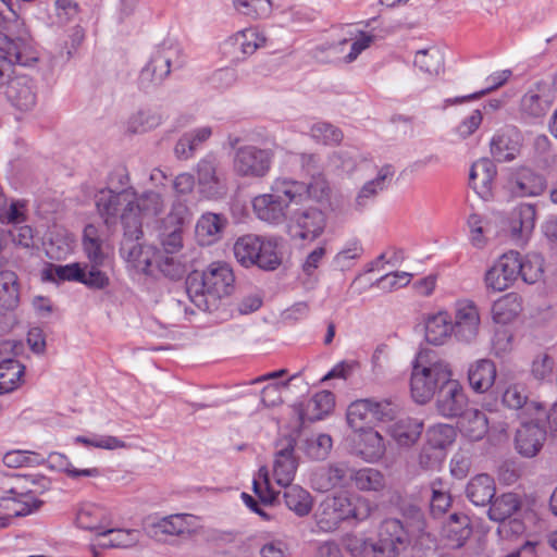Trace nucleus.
Instances as JSON below:
<instances>
[{
	"mask_svg": "<svg viewBox=\"0 0 557 557\" xmlns=\"http://www.w3.org/2000/svg\"><path fill=\"white\" fill-rule=\"evenodd\" d=\"M95 205L108 230L116 227L119 222H134L143 226L144 218L158 216L165 209L164 198L159 191L137 194L132 187L100 189L95 196Z\"/></svg>",
	"mask_w": 557,
	"mask_h": 557,
	"instance_id": "1",
	"label": "nucleus"
},
{
	"mask_svg": "<svg viewBox=\"0 0 557 557\" xmlns=\"http://www.w3.org/2000/svg\"><path fill=\"white\" fill-rule=\"evenodd\" d=\"M235 276L226 262H212L202 273L194 272L187 277V294L190 301L202 311H214L220 300L234 289Z\"/></svg>",
	"mask_w": 557,
	"mask_h": 557,
	"instance_id": "2",
	"label": "nucleus"
},
{
	"mask_svg": "<svg viewBox=\"0 0 557 557\" xmlns=\"http://www.w3.org/2000/svg\"><path fill=\"white\" fill-rule=\"evenodd\" d=\"M453 373L449 364L442 359H433L426 352H420L412 366L410 393L420 405L429 403L449 381Z\"/></svg>",
	"mask_w": 557,
	"mask_h": 557,
	"instance_id": "3",
	"label": "nucleus"
},
{
	"mask_svg": "<svg viewBox=\"0 0 557 557\" xmlns=\"http://www.w3.org/2000/svg\"><path fill=\"white\" fill-rule=\"evenodd\" d=\"M301 190L298 181L277 177L271 184L270 193L253 198V212L261 221L280 224L285 221L289 205L299 202Z\"/></svg>",
	"mask_w": 557,
	"mask_h": 557,
	"instance_id": "4",
	"label": "nucleus"
},
{
	"mask_svg": "<svg viewBox=\"0 0 557 557\" xmlns=\"http://www.w3.org/2000/svg\"><path fill=\"white\" fill-rule=\"evenodd\" d=\"M233 251L237 262L246 268L256 265L264 271H274L283 261L280 240L275 237L243 235L234 243Z\"/></svg>",
	"mask_w": 557,
	"mask_h": 557,
	"instance_id": "5",
	"label": "nucleus"
},
{
	"mask_svg": "<svg viewBox=\"0 0 557 557\" xmlns=\"http://www.w3.org/2000/svg\"><path fill=\"white\" fill-rule=\"evenodd\" d=\"M368 515L369 508L363 502L352 503L350 498L337 495L327 497L319 505L315 512V522L320 530L331 532L336 530L345 520L356 519L361 521Z\"/></svg>",
	"mask_w": 557,
	"mask_h": 557,
	"instance_id": "6",
	"label": "nucleus"
},
{
	"mask_svg": "<svg viewBox=\"0 0 557 557\" xmlns=\"http://www.w3.org/2000/svg\"><path fill=\"white\" fill-rule=\"evenodd\" d=\"M185 63L182 49L172 41H163L152 53L148 64L140 71L138 83L143 89L159 86L171 73Z\"/></svg>",
	"mask_w": 557,
	"mask_h": 557,
	"instance_id": "7",
	"label": "nucleus"
},
{
	"mask_svg": "<svg viewBox=\"0 0 557 557\" xmlns=\"http://www.w3.org/2000/svg\"><path fill=\"white\" fill-rule=\"evenodd\" d=\"M41 280L44 282H78L91 289H104L110 285L107 272H88L79 262L65 265L48 264L41 271Z\"/></svg>",
	"mask_w": 557,
	"mask_h": 557,
	"instance_id": "8",
	"label": "nucleus"
},
{
	"mask_svg": "<svg viewBox=\"0 0 557 557\" xmlns=\"http://www.w3.org/2000/svg\"><path fill=\"white\" fill-rule=\"evenodd\" d=\"M123 235L120 244L121 257L135 270L147 272L152 262V250L143 243V226L134 222H120Z\"/></svg>",
	"mask_w": 557,
	"mask_h": 557,
	"instance_id": "9",
	"label": "nucleus"
},
{
	"mask_svg": "<svg viewBox=\"0 0 557 557\" xmlns=\"http://www.w3.org/2000/svg\"><path fill=\"white\" fill-rule=\"evenodd\" d=\"M395 414V406L388 400L375 401L373 399H358L352 401L347 409L346 420L355 432L367 430L364 425L374 421L392 420Z\"/></svg>",
	"mask_w": 557,
	"mask_h": 557,
	"instance_id": "10",
	"label": "nucleus"
},
{
	"mask_svg": "<svg viewBox=\"0 0 557 557\" xmlns=\"http://www.w3.org/2000/svg\"><path fill=\"white\" fill-rule=\"evenodd\" d=\"M272 160L273 152L270 149L243 146L235 151L233 169L240 177L260 178L269 173Z\"/></svg>",
	"mask_w": 557,
	"mask_h": 557,
	"instance_id": "11",
	"label": "nucleus"
},
{
	"mask_svg": "<svg viewBox=\"0 0 557 557\" xmlns=\"http://www.w3.org/2000/svg\"><path fill=\"white\" fill-rule=\"evenodd\" d=\"M453 336L460 343L472 344L481 330V314L478 305L470 299L456 301L451 318Z\"/></svg>",
	"mask_w": 557,
	"mask_h": 557,
	"instance_id": "12",
	"label": "nucleus"
},
{
	"mask_svg": "<svg viewBox=\"0 0 557 557\" xmlns=\"http://www.w3.org/2000/svg\"><path fill=\"white\" fill-rule=\"evenodd\" d=\"M408 542V531L401 521L389 518L381 523L377 542L367 547L372 550L373 557H397Z\"/></svg>",
	"mask_w": 557,
	"mask_h": 557,
	"instance_id": "13",
	"label": "nucleus"
},
{
	"mask_svg": "<svg viewBox=\"0 0 557 557\" xmlns=\"http://www.w3.org/2000/svg\"><path fill=\"white\" fill-rule=\"evenodd\" d=\"M326 226L325 214L313 207L296 210L290 216L289 232L294 238L314 240Z\"/></svg>",
	"mask_w": 557,
	"mask_h": 557,
	"instance_id": "14",
	"label": "nucleus"
},
{
	"mask_svg": "<svg viewBox=\"0 0 557 557\" xmlns=\"http://www.w3.org/2000/svg\"><path fill=\"white\" fill-rule=\"evenodd\" d=\"M360 38L350 44V50L344 54L345 46L348 44L347 39H342L337 42L323 44L314 49V58L321 62H341L351 63L358 55L370 47L373 41V36L360 32Z\"/></svg>",
	"mask_w": 557,
	"mask_h": 557,
	"instance_id": "15",
	"label": "nucleus"
},
{
	"mask_svg": "<svg viewBox=\"0 0 557 557\" xmlns=\"http://www.w3.org/2000/svg\"><path fill=\"white\" fill-rule=\"evenodd\" d=\"M354 469L346 461L331 462L311 474V484L318 492L348 487L352 482Z\"/></svg>",
	"mask_w": 557,
	"mask_h": 557,
	"instance_id": "16",
	"label": "nucleus"
},
{
	"mask_svg": "<svg viewBox=\"0 0 557 557\" xmlns=\"http://www.w3.org/2000/svg\"><path fill=\"white\" fill-rule=\"evenodd\" d=\"M518 251L504 253L485 273L484 282L487 289L503 292L518 278Z\"/></svg>",
	"mask_w": 557,
	"mask_h": 557,
	"instance_id": "17",
	"label": "nucleus"
},
{
	"mask_svg": "<svg viewBox=\"0 0 557 557\" xmlns=\"http://www.w3.org/2000/svg\"><path fill=\"white\" fill-rule=\"evenodd\" d=\"M34 62L29 66H15L14 77L8 86V97L13 106L22 111L32 110L35 107L34 81L28 71L32 72Z\"/></svg>",
	"mask_w": 557,
	"mask_h": 557,
	"instance_id": "18",
	"label": "nucleus"
},
{
	"mask_svg": "<svg viewBox=\"0 0 557 557\" xmlns=\"http://www.w3.org/2000/svg\"><path fill=\"white\" fill-rule=\"evenodd\" d=\"M82 244L88 260V263H85L84 267L88 272H106L103 268L110 265V256L96 225L87 224L85 226Z\"/></svg>",
	"mask_w": 557,
	"mask_h": 557,
	"instance_id": "19",
	"label": "nucleus"
},
{
	"mask_svg": "<svg viewBox=\"0 0 557 557\" xmlns=\"http://www.w3.org/2000/svg\"><path fill=\"white\" fill-rule=\"evenodd\" d=\"M436 410L444 418L460 417L468 406V397L461 384L453 377L436 394Z\"/></svg>",
	"mask_w": 557,
	"mask_h": 557,
	"instance_id": "20",
	"label": "nucleus"
},
{
	"mask_svg": "<svg viewBox=\"0 0 557 557\" xmlns=\"http://www.w3.org/2000/svg\"><path fill=\"white\" fill-rule=\"evenodd\" d=\"M200 191L207 198H218L224 194V177L219 170V160L213 154H207L196 168Z\"/></svg>",
	"mask_w": 557,
	"mask_h": 557,
	"instance_id": "21",
	"label": "nucleus"
},
{
	"mask_svg": "<svg viewBox=\"0 0 557 557\" xmlns=\"http://www.w3.org/2000/svg\"><path fill=\"white\" fill-rule=\"evenodd\" d=\"M296 441L285 437L276 444L273 475L278 485H288L294 480L298 461L294 455Z\"/></svg>",
	"mask_w": 557,
	"mask_h": 557,
	"instance_id": "22",
	"label": "nucleus"
},
{
	"mask_svg": "<svg viewBox=\"0 0 557 557\" xmlns=\"http://www.w3.org/2000/svg\"><path fill=\"white\" fill-rule=\"evenodd\" d=\"M265 37L253 27L237 32L224 42V52L239 61L253 54L265 44Z\"/></svg>",
	"mask_w": 557,
	"mask_h": 557,
	"instance_id": "23",
	"label": "nucleus"
},
{
	"mask_svg": "<svg viewBox=\"0 0 557 557\" xmlns=\"http://www.w3.org/2000/svg\"><path fill=\"white\" fill-rule=\"evenodd\" d=\"M510 188L518 197H535L547 188L546 177L529 166H520L511 174Z\"/></svg>",
	"mask_w": 557,
	"mask_h": 557,
	"instance_id": "24",
	"label": "nucleus"
},
{
	"mask_svg": "<svg viewBox=\"0 0 557 557\" xmlns=\"http://www.w3.org/2000/svg\"><path fill=\"white\" fill-rule=\"evenodd\" d=\"M5 24L0 27V51L5 61L12 63L14 66H29L35 62V49L32 40H26L22 37L11 39L3 33Z\"/></svg>",
	"mask_w": 557,
	"mask_h": 557,
	"instance_id": "25",
	"label": "nucleus"
},
{
	"mask_svg": "<svg viewBox=\"0 0 557 557\" xmlns=\"http://www.w3.org/2000/svg\"><path fill=\"white\" fill-rule=\"evenodd\" d=\"M382 435L371 428L358 431L352 438L351 453L367 462H376L385 455Z\"/></svg>",
	"mask_w": 557,
	"mask_h": 557,
	"instance_id": "26",
	"label": "nucleus"
},
{
	"mask_svg": "<svg viewBox=\"0 0 557 557\" xmlns=\"http://www.w3.org/2000/svg\"><path fill=\"white\" fill-rule=\"evenodd\" d=\"M521 146V133L516 127H506L492 138L491 153L498 162H509L520 154Z\"/></svg>",
	"mask_w": 557,
	"mask_h": 557,
	"instance_id": "27",
	"label": "nucleus"
},
{
	"mask_svg": "<svg viewBox=\"0 0 557 557\" xmlns=\"http://www.w3.org/2000/svg\"><path fill=\"white\" fill-rule=\"evenodd\" d=\"M395 171L392 165L382 166L373 180L366 182L356 195L354 208L357 211L364 210L375 198L385 190L394 177Z\"/></svg>",
	"mask_w": 557,
	"mask_h": 557,
	"instance_id": "28",
	"label": "nucleus"
},
{
	"mask_svg": "<svg viewBox=\"0 0 557 557\" xmlns=\"http://www.w3.org/2000/svg\"><path fill=\"white\" fill-rule=\"evenodd\" d=\"M75 522L78 528L100 534L104 528L112 525L110 511L94 503H83L76 511Z\"/></svg>",
	"mask_w": 557,
	"mask_h": 557,
	"instance_id": "29",
	"label": "nucleus"
},
{
	"mask_svg": "<svg viewBox=\"0 0 557 557\" xmlns=\"http://www.w3.org/2000/svg\"><path fill=\"white\" fill-rule=\"evenodd\" d=\"M546 440V431L539 424H522L516 433V449L525 457L532 458L539 454Z\"/></svg>",
	"mask_w": 557,
	"mask_h": 557,
	"instance_id": "30",
	"label": "nucleus"
},
{
	"mask_svg": "<svg viewBox=\"0 0 557 557\" xmlns=\"http://www.w3.org/2000/svg\"><path fill=\"white\" fill-rule=\"evenodd\" d=\"M334 406V395L329 391L317 393L306 404L295 406L301 424L323 419Z\"/></svg>",
	"mask_w": 557,
	"mask_h": 557,
	"instance_id": "31",
	"label": "nucleus"
},
{
	"mask_svg": "<svg viewBox=\"0 0 557 557\" xmlns=\"http://www.w3.org/2000/svg\"><path fill=\"white\" fill-rule=\"evenodd\" d=\"M227 223V218L221 213H203L198 219L195 231L199 244L209 246L220 240Z\"/></svg>",
	"mask_w": 557,
	"mask_h": 557,
	"instance_id": "32",
	"label": "nucleus"
},
{
	"mask_svg": "<svg viewBox=\"0 0 557 557\" xmlns=\"http://www.w3.org/2000/svg\"><path fill=\"white\" fill-rule=\"evenodd\" d=\"M496 374V366L492 360L479 359L469 366V385L475 393L483 394L494 385Z\"/></svg>",
	"mask_w": 557,
	"mask_h": 557,
	"instance_id": "33",
	"label": "nucleus"
},
{
	"mask_svg": "<svg viewBox=\"0 0 557 557\" xmlns=\"http://www.w3.org/2000/svg\"><path fill=\"white\" fill-rule=\"evenodd\" d=\"M496 173L494 162L487 158H482L472 164L469 184L481 197H485L491 191Z\"/></svg>",
	"mask_w": 557,
	"mask_h": 557,
	"instance_id": "34",
	"label": "nucleus"
},
{
	"mask_svg": "<svg viewBox=\"0 0 557 557\" xmlns=\"http://www.w3.org/2000/svg\"><path fill=\"white\" fill-rule=\"evenodd\" d=\"M494 479L485 473L473 476L467 484L466 495L475 506H487L495 497Z\"/></svg>",
	"mask_w": 557,
	"mask_h": 557,
	"instance_id": "35",
	"label": "nucleus"
},
{
	"mask_svg": "<svg viewBox=\"0 0 557 557\" xmlns=\"http://www.w3.org/2000/svg\"><path fill=\"white\" fill-rule=\"evenodd\" d=\"M188 515H171L160 519L149 527V534L161 541L163 535L178 536L189 534L191 525L189 523Z\"/></svg>",
	"mask_w": 557,
	"mask_h": 557,
	"instance_id": "36",
	"label": "nucleus"
},
{
	"mask_svg": "<svg viewBox=\"0 0 557 557\" xmlns=\"http://www.w3.org/2000/svg\"><path fill=\"white\" fill-rule=\"evenodd\" d=\"M502 403L506 408L516 411L544 410L542 404L529 400L528 388L522 383L509 384L503 392Z\"/></svg>",
	"mask_w": 557,
	"mask_h": 557,
	"instance_id": "37",
	"label": "nucleus"
},
{
	"mask_svg": "<svg viewBox=\"0 0 557 557\" xmlns=\"http://www.w3.org/2000/svg\"><path fill=\"white\" fill-rule=\"evenodd\" d=\"M422 431V421L411 417L400 418L389 426L391 436L399 446L405 447L413 445L421 436Z\"/></svg>",
	"mask_w": 557,
	"mask_h": 557,
	"instance_id": "38",
	"label": "nucleus"
},
{
	"mask_svg": "<svg viewBox=\"0 0 557 557\" xmlns=\"http://www.w3.org/2000/svg\"><path fill=\"white\" fill-rule=\"evenodd\" d=\"M459 429L470 441H480L488 432L487 417L479 409L466 410L460 416Z\"/></svg>",
	"mask_w": 557,
	"mask_h": 557,
	"instance_id": "39",
	"label": "nucleus"
},
{
	"mask_svg": "<svg viewBox=\"0 0 557 557\" xmlns=\"http://www.w3.org/2000/svg\"><path fill=\"white\" fill-rule=\"evenodd\" d=\"M453 336L451 317L447 312L430 315L425 321V339L432 345H443Z\"/></svg>",
	"mask_w": 557,
	"mask_h": 557,
	"instance_id": "40",
	"label": "nucleus"
},
{
	"mask_svg": "<svg viewBox=\"0 0 557 557\" xmlns=\"http://www.w3.org/2000/svg\"><path fill=\"white\" fill-rule=\"evenodd\" d=\"M445 537L454 547H461L472 534L470 518L465 513H451L444 525Z\"/></svg>",
	"mask_w": 557,
	"mask_h": 557,
	"instance_id": "41",
	"label": "nucleus"
},
{
	"mask_svg": "<svg viewBox=\"0 0 557 557\" xmlns=\"http://www.w3.org/2000/svg\"><path fill=\"white\" fill-rule=\"evenodd\" d=\"M535 206L530 203H521L513 208L509 216V227L512 235H529L535 226Z\"/></svg>",
	"mask_w": 557,
	"mask_h": 557,
	"instance_id": "42",
	"label": "nucleus"
},
{
	"mask_svg": "<svg viewBox=\"0 0 557 557\" xmlns=\"http://www.w3.org/2000/svg\"><path fill=\"white\" fill-rule=\"evenodd\" d=\"M522 311V298L517 293H508L498 298L492 306L493 319L496 323H509Z\"/></svg>",
	"mask_w": 557,
	"mask_h": 557,
	"instance_id": "43",
	"label": "nucleus"
},
{
	"mask_svg": "<svg viewBox=\"0 0 557 557\" xmlns=\"http://www.w3.org/2000/svg\"><path fill=\"white\" fill-rule=\"evenodd\" d=\"M98 536L103 540V547L127 548L139 542L140 532L135 529H114L110 525L100 531Z\"/></svg>",
	"mask_w": 557,
	"mask_h": 557,
	"instance_id": "44",
	"label": "nucleus"
},
{
	"mask_svg": "<svg viewBox=\"0 0 557 557\" xmlns=\"http://www.w3.org/2000/svg\"><path fill=\"white\" fill-rule=\"evenodd\" d=\"M282 486L285 488L283 498L287 508L299 517L307 516L312 509V497L309 492L292 483Z\"/></svg>",
	"mask_w": 557,
	"mask_h": 557,
	"instance_id": "45",
	"label": "nucleus"
},
{
	"mask_svg": "<svg viewBox=\"0 0 557 557\" xmlns=\"http://www.w3.org/2000/svg\"><path fill=\"white\" fill-rule=\"evenodd\" d=\"M352 483L362 492H381L386 487L385 474L375 468L354 469Z\"/></svg>",
	"mask_w": 557,
	"mask_h": 557,
	"instance_id": "46",
	"label": "nucleus"
},
{
	"mask_svg": "<svg viewBox=\"0 0 557 557\" xmlns=\"http://www.w3.org/2000/svg\"><path fill=\"white\" fill-rule=\"evenodd\" d=\"M42 247L49 259L62 260L73 251V239L64 232H51L44 238Z\"/></svg>",
	"mask_w": 557,
	"mask_h": 557,
	"instance_id": "47",
	"label": "nucleus"
},
{
	"mask_svg": "<svg viewBox=\"0 0 557 557\" xmlns=\"http://www.w3.org/2000/svg\"><path fill=\"white\" fill-rule=\"evenodd\" d=\"M488 518L496 522L510 518L519 508L520 500L517 494L504 493L488 504Z\"/></svg>",
	"mask_w": 557,
	"mask_h": 557,
	"instance_id": "48",
	"label": "nucleus"
},
{
	"mask_svg": "<svg viewBox=\"0 0 557 557\" xmlns=\"http://www.w3.org/2000/svg\"><path fill=\"white\" fill-rule=\"evenodd\" d=\"M35 476L33 474L8 475L0 471V491L20 497V494L33 495Z\"/></svg>",
	"mask_w": 557,
	"mask_h": 557,
	"instance_id": "49",
	"label": "nucleus"
},
{
	"mask_svg": "<svg viewBox=\"0 0 557 557\" xmlns=\"http://www.w3.org/2000/svg\"><path fill=\"white\" fill-rule=\"evenodd\" d=\"M20 301L17 276L12 271L0 272V306L5 310H13Z\"/></svg>",
	"mask_w": 557,
	"mask_h": 557,
	"instance_id": "50",
	"label": "nucleus"
},
{
	"mask_svg": "<svg viewBox=\"0 0 557 557\" xmlns=\"http://www.w3.org/2000/svg\"><path fill=\"white\" fill-rule=\"evenodd\" d=\"M24 373L25 367L18 360L0 367V395L16 389L23 381Z\"/></svg>",
	"mask_w": 557,
	"mask_h": 557,
	"instance_id": "51",
	"label": "nucleus"
},
{
	"mask_svg": "<svg viewBox=\"0 0 557 557\" xmlns=\"http://www.w3.org/2000/svg\"><path fill=\"white\" fill-rule=\"evenodd\" d=\"M414 65L429 75H438L443 70V57L435 48L422 49L416 53Z\"/></svg>",
	"mask_w": 557,
	"mask_h": 557,
	"instance_id": "52",
	"label": "nucleus"
},
{
	"mask_svg": "<svg viewBox=\"0 0 557 557\" xmlns=\"http://www.w3.org/2000/svg\"><path fill=\"white\" fill-rule=\"evenodd\" d=\"M549 110V101L534 90L527 91L520 100V111L529 117H541Z\"/></svg>",
	"mask_w": 557,
	"mask_h": 557,
	"instance_id": "53",
	"label": "nucleus"
},
{
	"mask_svg": "<svg viewBox=\"0 0 557 557\" xmlns=\"http://www.w3.org/2000/svg\"><path fill=\"white\" fill-rule=\"evenodd\" d=\"M511 76L510 70H504L500 72H496L487 77L488 86L482 90L475 91L473 94L462 96V97H456L453 99H447V103L449 104H459L471 100L480 99L481 97L487 95L488 92L499 88L503 86Z\"/></svg>",
	"mask_w": 557,
	"mask_h": 557,
	"instance_id": "54",
	"label": "nucleus"
},
{
	"mask_svg": "<svg viewBox=\"0 0 557 557\" xmlns=\"http://www.w3.org/2000/svg\"><path fill=\"white\" fill-rule=\"evenodd\" d=\"M454 440V428L447 424H438L428 430L425 444L445 453L446 447L453 444Z\"/></svg>",
	"mask_w": 557,
	"mask_h": 557,
	"instance_id": "55",
	"label": "nucleus"
},
{
	"mask_svg": "<svg viewBox=\"0 0 557 557\" xmlns=\"http://www.w3.org/2000/svg\"><path fill=\"white\" fill-rule=\"evenodd\" d=\"M432 498L430 504L431 515L434 518L442 517L451 506V497L444 490L441 479H436L431 483Z\"/></svg>",
	"mask_w": 557,
	"mask_h": 557,
	"instance_id": "56",
	"label": "nucleus"
},
{
	"mask_svg": "<svg viewBox=\"0 0 557 557\" xmlns=\"http://www.w3.org/2000/svg\"><path fill=\"white\" fill-rule=\"evenodd\" d=\"M48 463L50 467L55 468L60 471H64L69 476L77 479L79 476H99L100 471L97 468L78 470L70 463L67 458L61 454L52 453L48 457Z\"/></svg>",
	"mask_w": 557,
	"mask_h": 557,
	"instance_id": "57",
	"label": "nucleus"
},
{
	"mask_svg": "<svg viewBox=\"0 0 557 557\" xmlns=\"http://www.w3.org/2000/svg\"><path fill=\"white\" fill-rule=\"evenodd\" d=\"M161 123V115L150 109L139 110L128 121V128L133 133H144L157 127Z\"/></svg>",
	"mask_w": 557,
	"mask_h": 557,
	"instance_id": "58",
	"label": "nucleus"
},
{
	"mask_svg": "<svg viewBox=\"0 0 557 557\" xmlns=\"http://www.w3.org/2000/svg\"><path fill=\"white\" fill-rule=\"evenodd\" d=\"M332 446V437L329 434L322 433L306 441L305 453L313 460H324L327 458Z\"/></svg>",
	"mask_w": 557,
	"mask_h": 557,
	"instance_id": "59",
	"label": "nucleus"
},
{
	"mask_svg": "<svg viewBox=\"0 0 557 557\" xmlns=\"http://www.w3.org/2000/svg\"><path fill=\"white\" fill-rule=\"evenodd\" d=\"M310 135L314 140L324 145L339 144L344 137L338 127L326 122L314 123L310 128Z\"/></svg>",
	"mask_w": 557,
	"mask_h": 557,
	"instance_id": "60",
	"label": "nucleus"
},
{
	"mask_svg": "<svg viewBox=\"0 0 557 557\" xmlns=\"http://www.w3.org/2000/svg\"><path fill=\"white\" fill-rule=\"evenodd\" d=\"M298 184L302 187V190L299 195V202L304 199L305 196L317 201H321L329 196V183L322 173L311 176V182L308 184L302 182H298Z\"/></svg>",
	"mask_w": 557,
	"mask_h": 557,
	"instance_id": "61",
	"label": "nucleus"
},
{
	"mask_svg": "<svg viewBox=\"0 0 557 557\" xmlns=\"http://www.w3.org/2000/svg\"><path fill=\"white\" fill-rule=\"evenodd\" d=\"M236 11L251 18L267 16L271 12L270 0H233Z\"/></svg>",
	"mask_w": 557,
	"mask_h": 557,
	"instance_id": "62",
	"label": "nucleus"
},
{
	"mask_svg": "<svg viewBox=\"0 0 557 557\" xmlns=\"http://www.w3.org/2000/svg\"><path fill=\"white\" fill-rule=\"evenodd\" d=\"M357 165V152L352 149H339L329 157V166L346 173L352 172Z\"/></svg>",
	"mask_w": 557,
	"mask_h": 557,
	"instance_id": "63",
	"label": "nucleus"
},
{
	"mask_svg": "<svg viewBox=\"0 0 557 557\" xmlns=\"http://www.w3.org/2000/svg\"><path fill=\"white\" fill-rule=\"evenodd\" d=\"M444 458L445 453H441V450L434 449L424 443L418 456V463L425 471H435L441 468Z\"/></svg>",
	"mask_w": 557,
	"mask_h": 557,
	"instance_id": "64",
	"label": "nucleus"
}]
</instances>
